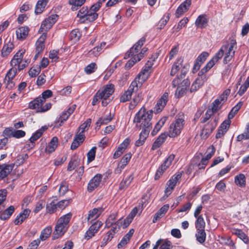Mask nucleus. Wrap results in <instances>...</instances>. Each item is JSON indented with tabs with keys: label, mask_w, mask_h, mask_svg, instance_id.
Here are the masks:
<instances>
[{
	"label": "nucleus",
	"mask_w": 249,
	"mask_h": 249,
	"mask_svg": "<svg viewBox=\"0 0 249 249\" xmlns=\"http://www.w3.org/2000/svg\"><path fill=\"white\" fill-rule=\"evenodd\" d=\"M237 48L236 41L231 39L230 42L223 45L220 50L210 60L207 64L198 72V77L191 87V91L198 89L208 79L205 74L224 56L223 61L225 63L230 62L233 57Z\"/></svg>",
	"instance_id": "obj_1"
},
{
	"label": "nucleus",
	"mask_w": 249,
	"mask_h": 249,
	"mask_svg": "<svg viewBox=\"0 0 249 249\" xmlns=\"http://www.w3.org/2000/svg\"><path fill=\"white\" fill-rule=\"evenodd\" d=\"M25 52V49H21L14 55L11 60V65L13 67H15V68H13L9 71L7 73L5 80H8V81H10L15 77L17 72V67L19 70H21L25 68L29 63L30 61L28 59L25 58L23 59Z\"/></svg>",
	"instance_id": "obj_2"
},
{
	"label": "nucleus",
	"mask_w": 249,
	"mask_h": 249,
	"mask_svg": "<svg viewBox=\"0 0 249 249\" xmlns=\"http://www.w3.org/2000/svg\"><path fill=\"white\" fill-rule=\"evenodd\" d=\"M153 110H147L142 107L136 114L133 122L138 127H152L151 120L153 117Z\"/></svg>",
	"instance_id": "obj_3"
},
{
	"label": "nucleus",
	"mask_w": 249,
	"mask_h": 249,
	"mask_svg": "<svg viewBox=\"0 0 249 249\" xmlns=\"http://www.w3.org/2000/svg\"><path fill=\"white\" fill-rule=\"evenodd\" d=\"M189 68L190 65L188 63H184L183 58L180 57L173 64L170 71V75H177L179 77L183 78L186 75Z\"/></svg>",
	"instance_id": "obj_4"
},
{
	"label": "nucleus",
	"mask_w": 249,
	"mask_h": 249,
	"mask_svg": "<svg viewBox=\"0 0 249 249\" xmlns=\"http://www.w3.org/2000/svg\"><path fill=\"white\" fill-rule=\"evenodd\" d=\"M71 217V213H67L61 216L57 221L53 232L54 238H57L62 236L67 231L70 220Z\"/></svg>",
	"instance_id": "obj_5"
},
{
	"label": "nucleus",
	"mask_w": 249,
	"mask_h": 249,
	"mask_svg": "<svg viewBox=\"0 0 249 249\" xmlns=\"http://www.w3.org/2000/svg\"><path fill=\"white\" fill-rule=\"evenodd\" d=\"M184 120L183 118H178L173 122L170 125L168 135L171 138H175L178 136L184 126Z\"/></svg>",
	"instance_id": "obj_6"
},
{
	"label": "nucleus",
	"mask_w": 249,
	"mask_h": 249,
	"mask_svg": "<svg viewBox=\"0 0 249 249\" xmlns=\"http://www.w3.org/2000/svg\"><path fill=\"white\" fill-rule=\"evenodd\" d=\"M44 100L39 97L29 103V107L35 109L38 112H45L51 107L52 105L49 103L44 105Z\"/></svg>",
	"instance_id": "obj_7"
},
{
	"label": "nucleus",
	"mask_w": 249,
	"mask_h": 249,
	"mask_svg": "<svg viewBox=\"0 0 249 249\" xmlns=\"http://www.w3.org/2000/svg\"><path fill=\"white\" fill-rule=\"evenodd\" d=\"M181 78L178 75L177 78L173 81V85L177 86L176 95L178 97L183 96L187 91L190 85V82L188 79H184L181 81Z\"/></svg>",
	"instance_id": "obj_8"
},
{
	"label": "nucleus",
	"mask_w": 249,
	"mask_h": 249,
	"mask_svg": "<svg viewBox=\"0 0 249 249\" xmlns=\"http://www.w3.org/2000/svg\"><path fill=\"white\" fill-rule=\"evenodd\" d=\"M98 92L101 97L102 105L106 106L111 100V95L114 92V86L112 84L107 85Z\"/></svg>",
	"instance_id": "obj_9"
},
{
	"label": "nucleus",
	"mask_w": 249,
	"mask_h": 249,
	"mask_svg": "<svg viewBox=\"0 0 249 249\" xmlns=\"http://www.w3.org/2000/svg\"><path fill=\"white\" fill-rule=\"evenodd\" d=\"M57 19L58 16L56 15H51L45 19L42 22L39 32L42 33V34H44L46 35V32L52 28L53 25L57 20Z\"/></svg>",
	"instance_id": "obj_10"
},
{
	"label": "nucleus",
	"mask_w": 249,
	"mask_h": 249,
	"mask_svg": "<svg viewBox=\"0 0 249 249\" xmlns=\"http://www.w3.org/2000/svg\"><path fill=\"white\" fill-rule=\"evenodd\" d=\"M181 178L179 174L173 176L167 183L166 187L164 191L165 196L167 197L172 192L175 187L177 185L178 179Z\"/></svg>",
	"instance_id": "obj_11"
},
{
	"label": "nucleus",
	"mask_w": 249,
	"mask_h": 249,
	"mask_svg": "<svg viewBox=\"0 0 249 249\" xmlns=\"http://www.w3.org/2000/svg\"><path fill=\"white\" fill-rule=\"evenodd\" d=\"M168 100V94L167 92L164 93L161 98L157 101L156 104L153 112L155 113H159L160 112L164 107Z\"/></svg>",
	"instance_id": "obj_12"
},
{
	"label": "nucleus",
	"mask_w": 249,
	"mask_h": 249,
	"mask_svg": "<svg viewBox=\"0 0 249 249\" xmlns=\"http://www.w3.org/2000/svg\"><path fill=\"white\" fill-rule=\"evenodd\" d=\"M148 49L144 47L142 50L141 52L138 54V56L135 57L131 56L132 58L126 63L125 67L126 69H130L136 62L140 61L141 59L144 56L147 52Z\"/></svg>",
	"instance_id": "obj_13"
},
{
	"label": "nucleus",
	"mask_w": 249,
	"mask_h": 249,
	"mask_svg": "<svg viewBox=\"0 0 249 249\" xmlns=\"http://www.w3.org/2000/svg\"><path fill=\"white\" fill-rule=\"evenodd\" d=\"M102 176L100 174L95 175L89 181L87 190L89 192H92L94 189L97 188L100 183L102 182Z\"/></svg>",
	"instance_id": "obj_14"
},
{
	"label": "nucleus",
	"mask_w": 249,
	"mask_h": 249,
	"mask_svg": "<svg viewBox=\"0 0 249 249\" xmlns=\"http://www.w3.org/2000/svg\"><path fill=\"white\" fill-rule=\"evenodd\" d=\"M144 42L145 39L144 38L142 37L141 38L132 48H131L128 52L129 55L134 56L137 57L138 54H139L142 49H141V48Z\"/></svg>",
	"instance_id": "obj_15"
},
{
	"label": "nucleus",
	"mask_w": 249,
	"mask_h": 249,
	"mask_svg": "<svg viewBox=\"0 0 249 249\" xmlns=\"http://www.w3.org/2000/svg\"><path fill=\"white\" fill-rule=\"evenodd\" d=\"M102 225V223L100 221H97L92 225L89 230L87 231L85 237L89 239L94 235L97 232L99 229Z\"/></svg>",
	"instance_id": "obj_16"
},
{
	"label": "nucleus",
	"mask_w": 249,
	"mask_h": 249,
	"mask_svg": "<svg viewBox=\"0 0 249 249\" xmlns=\"http://www.w3.org/2000/svg\"><path fill=\"white\" fill-rule=\"evenodd\" d=\"M191 0H186L182 2L178 8L176 12V15L178 18L180 17L184 13L186 12L189 9L190 5L191 4Z\"/></svg>",
	"instance_id": "obj_17"
},
{
	"label": "nucleus",
	"mask_w": 249,
	"mask_h": 249,
	"mask_svg": "<svg viewBox=\"0 0 249 249\" xmlns=\"http://www.w3.org/2000/svg\"><path fill=\"white\" fill-rule=\"evenodd\" d=\"M46 38V35L43 34H42L39 38L37 40L36 46V54L35 55V59L38 57V55L41 53L44 48V42Z\"/></svg>",
	"instance_id": "obj_18"
},
{
	"label": "nucleus",
	"mask_w": 249,
	"mask_h": 249,
	"mask_svg": "<svg viewBox=\"0 0 249 249\" xmlns=\"http://www.w3.org/2000/svg\"><path fill=\"white\" fill-rule=\"evenodd\" d=\"M29 28L26 26H21L16 30V36L18 39L24 40L28 36Z\"/></svg>",
	"instance_id": "obj_19"
},
{
	"label": "nucleus",
	"mask_w": 249,
	"mask_h": 249,
	"mask_svg": "<svg viewBox=\"0 0 249 249\" xmlns=\"http://www.w3.org/2000/svg\"><path fill=\"white\" fill-rule=\"evenodd\" d=\"M152 127L141 128L142 131L140 134L139 139L136 142V144L137 146H140L143 144L145 140L148 136L149 132Z\"/></svg>",
	"instance_id": "obj_20"
},
{
	"label": "nucleus",
	"mask_w": 249,
	"mask_h": 249,
	"mask_svg": "<svg viewBox=\"0 0 249 249\" xmlns=\"http://www.w3.org/2000/svg\"><path fill=\"white\" fill-rule=\"evenodd\" d=\"M113 116V113L107 112L104 118H100L97 122L95 128L99 129L102 124L108 123L112 120Z\"/></svg>",
	"instance_id": "obj_21"
},
{
	"label": "nucleus",
	"mask_w": 249,
	"mask_h": 249,
	"mask_svg": "<svg viewBox=\"0 0 249 249\" xmlns=\"http://www.w3.org/2000/svg\"><path fill=\"white\" fill-rule=\"evenodd\" d=\"M106 45V43L105 42H101L100 46L94 48L88 52V56L90 57L97 56L102 52V50L105 48Z\"/></svg>",
	"instance_id": "obj_22"
},
{
	"label": "nucleus",
	"mask_w": 249,
	"mask_h": 249,
	"mask_svg": "<svg viewBox=\"0 0 249 249\" xmlns=\"http://www.w3.org/2000/svg\"><path fill=\"white\" fill-rule=\"evenodd\" d=\"M132 155L130 153L126 154L121 159L120 162L118 163L117 170L120 172L127 164L131 159Z\"/></svg>",
	"instance_id": "obj_23"
},
{
	"label": "nucleus",
	"mask_w": 249,
	"mask_h": 249,
	"mask_svg": "<svg viewBox=\"0 0 249 249\" xmlns=\"http://www.w3.org/2000/svg\"><path fill=\"white\" fill-rule=\"evenodd\" d=\"M58 138L56 137H53L45 148V152L50 154L55 150L58 146Z\"/></svg>",
	"instance_id": "obj_24"
},
{
	"label": "nucleus",
	"mask_w": 249,
	"mask_h": 249,
	"mask_svg": "<svg viewBox=\"0 0 249 249\" xmlns=\"http://www.w3.org/2000/svg\"><path fill=\"white\" fill-rule=\"evenodd\" d=\"M13 168V166L12 165L0 166V179H2L9 175Z\"/></svg>",
	"instance_id": "obj_25"
},
{
	"label": "nucleus",
	"mask_w": 249,
	"mask_h": 249,
	"mask_svg": "<svg viewBox=\"0 0 249 249\" xmlns=\"http://www.w3.org/2000/svg\"><path fill=\"white\" fill-rule=\"evenodd\" d=\"M30 213V210L28 209H25L22 213L17 216L15 220V223L16 225H18L23 222L29 216Z\"/></svg>",
	"instance_id": "obj_26"
},
{
	"label": "nucleus",
	"mask_w": 249,
	"mask_h": 249,
	"mask_svg": "<svg viewBox=\"0 0 249 249\" xmlns=\"http://www.w3.org/2000/svg\"><path fill=\"white\" fill-rule=\"evenodd\" d=\"M169 208V205L166 204L162 206L156 213L153 219V222L161 218L166 213Z\"/></svg>",
	"instance_id": "obj_27"
},
{
	"label": "nucleus",
	"mask_w": 249,
	"mask_h": 249,
	"mask_svg": "<svg viewBox=\"0 0 249 249\" xmlns=\"http://www.w3.org/2000/svg\"><path fill=\"white\" fill-rule=\"evenodd\" d=\"M134 232V229H131L128 232L123 238L120 243L118 245V248H121L126 245Z\"/></svg>",
	"instance_id": "obj_28"
},
{
	"label": "nucleus",
	"mask_w": 249,
	"mask_h": 249,
	"mask_svg": "<svg viewBox=\"0 0 249 249\" xmlns=\"http://www.w3.org/2000/svg\"><path fill=\"white\" fill-rule=\"evenodd\" d=\"M102 209L101 208H94L89 211L88 219L89 220L92 221L97 218L101 213Z\"/></svg>",
	"instance_id": "obj_29"
},
{
	"label": "nucleus",
	"mask_w": 249,
	"mask_h": 249,
	"mask_svg": "<svg viewBox=\"0 0 249 249\" xmlns=\"http://www.w3.org/2000/svg\"><path fill=\"white\" fill-rule=\"evenodd\" d=\"M143 83L137 77L131 83L129 89L133 92L137 91L141 87Z\"/></svg>",
	"instance_id": "obj_30"
},
{
	"label": "nucleus",
	"mask_w": 249,
	"mask_h": 249,
	"mask_svg": "<svg viewBox=\"0 0 249 249\" xmlns=\"http://www.w3.org/2000/svg\"><path fill=\"white\" fill-rule=\"evenodd\" d=\"M167 121L166 117H162L161 118L158 122L156 124L154 129L151 132V134L154 136L157 134L162 126Z\"/></svg>",
	"instance_id": "obj_31"
},
{
	"label": "nucleus",
	"mask_w": 249,
	"mask_h": 249,
	"mask_svg": "<svg viewBox=\"0 0 249 249\" xmlns=\"http://www.w3.org/2000/svg\"><path fill=\"white\" fill-rule=\"evenodd\" d=\"M48 0H39L36 4L35 13L40 14L44 10Z\"/></svg>",
	"instance_id": "obj_32"
},
{
	"label": "nucleus",
	"mask_w": 249,
	"mask_h": 249,
	"mask_svg": "<svg viewBox=\"0 0 249 249\" xmlns=\"http://www.w3.org/2000/svg\"><path fill=\"white\" fill-rule=\"evenodd\" d=\"M166 137L167 135L165 134L160 135L154 142L152 149L154 150L160 147L164 142Z\"/></svg>",
	"instance_id": "obj_33"
},
{
	"label": "nucleus",
	"mask_w": 249,
	"mask_h": 249,
	"mask_svg": "<svg viewBox=\"0 0 249 249\" xmlns=\"http://www.w3.org/2000/svg\"><path fill=\"white\" fill-rule=\"evenodd\" d=\"M207 154L205 158L201 161L202 164L203 165L207 164L208 160L210 159L215 152V148L213 146H211L207 150Z\"/></svg>",
	"instance_id": "obj_34"
},
{
	"label": "nucleus",
	"mask_w": 249,
	"mask_h": 249,
	"mask_svg": "<svg viewBox=\"0 0 249 249\" xmlns=\"http://www.w3.org/2000/svg\"><path fill=\"white\" fill-rule=\"evenodd\" d=\"M207 154L205 158L201 161L202 164L203 165L207 164L208 160L210 159L215 152V148L213 146H211L207 150Z\"/></svg>",
	"instance_id": "obj_35"
},
{
	"label": "nucleus",
	"mask_w": 249,
	"mask_h": 249,
	"mask_svg": "<svg viewBox=\"0 0 249 249\" xmlns=\"http://www.w3.org/2000/svg\"><path fill=\"white\" fill-rule=\"evenodd\" d=\"M207 154L205 158L201 161L202 164L203 165L207 164L208 160L210 159L215 152V148L213 146H211L207 150Z\"/></svg>",
	"instance_id": "obj_36"
},
{
	"label": "nucleus",
	"mask_w": 249,
	"mask_h": 249,
	"mask_svg": "<svg viewBox=\"0 0 249 249\" xmlns=\"http://www.w3.org/2000/svg\"><path fill=\"white\" fill-rule=\"evenodd\" d=\"M207 154L205 158L201 161L202 164L203 165L207 164L208 160L210 159L215 152V148L213 146H211L207 150Z\"/></svg>",
	"instance_id": "obj_37"
},
{
	"label": "nucleus",
	"mask_w": 249,
	"mask_h": 249,
	"mask_svg": "<svg viewBox=\"0 0 249 249\" xmlns=\"http://www.w3.org/2000/svg\"><path fill=\"white\" fill-rule=\"evenodd\" d=\"M208 23V19L205 16H199L196 21V24L198 27H205Z\"/></svg>",
	"instance_id": "obj_38"
},
{
	"label": "nucleus",
	"mask_w": 249,
	"mask_h": 249,
	"mask_svg": "<svg viewBox=\"0 0 249 249\" xmlns=\"http://www.w3.org/2000/svg\"><path fill=\"white\" fill-rule=\"evenodd\" d=\"M233 234L238 236L244 243H247L249 241L248 236L241 230L237 229H233L232 231Z\"/></svg>",
	"instance_id": "obj_39"
},
{
	"label": "nucleus",
	"mask_w": 249,
	"mask_h": 249,
	"mask_svg": "<svg viewBox=\"0 0 249 249\" xmlns=\"http://www.w3.org/2000/svg\"><path fill=\"white\" fill-rule=\"evenodd\" d=\"M14 210L15 208L13 206H10L0 215V219L2 220H6L8 219L13 213Z\"/></svg>",
	"instance_id": "obj_40"
},
{
	"label": "nucleus",
	"mask_w": 249,
	"mask_h": 249,
	"mask_svg": "<svg viewBox=\"0 0 249 249\" xmlns=\"http://www.w3.org/2000/svg\"><path fill=\"white\" fill-rule=\"evenodd\" d=\"M235 184L240 187H244L246 184V178L244 175L240 174L235 177Z\"/></svg>",
	"instance_id": "obj_41"
},
{
	"label": "nucleus",
	"mask_w": 249,
	"mask_h": 249,
	"mask_svg": "<svg viewBox=\"0 0 249 249\" xmlns=\"http://www.w3.org/2000/svg\"><path fill=\"white\" fill-rule=\"evenodd\" d=\"M151 71L149 69H143L142 71L137 76L143 83H144L149 77Z\"/></svg>",
	"instance_id": "obj_42"
},
{
	"label": "nucleus",
	"mask_w": 249,
	"mask_h": 249,
	"mask_svg": "<svg viewBox=\"0 0 249 249\" xmlns=\"http://www.w3.org/2000/svg\"><path fill=\"white\" fill-rule=\"evenodd\" d=\"M52 229L51 227H47L43 230L41 232L40 239L41 240H45L49 238L52 233Z\"/></svg>",
	"instance_id": "obj_43"
},
{
	"label": "nucleus",
	"mask_w": 249,
	"mask_h": 249,
	"mask_svg": "<svg viewBox=\"0 0 249 249\" xmlns=\"http://www.w3.org/2000/svg\"><path fill=\"white\" fill-rule=\"evenodd\" d=\"M243 105V103L241 102H239L235 107H234L228 115V120H230L233 118L235 115L237 113L240 108Z\"/></svg>",
	"instance_id": "obj_44"
},
{
	"label": "nucleus",
	"mask_w": 249,
	"mask_h": 249,
	"mask_svg": "<svg viewBox=\"0 0 249 249\" xmlns=\"http://www.w3.org/2000/svg\"><path fill=\"white\" fill-rule=\"evenodd\" d=\"M204 229H197V233H196L197 240L201 243H203L206 238V234Z\"/></svg>",
	"instance_id": "obj_45"
},
{
	"label": "nucleus",
	"mask_w": 249,
	"mask_h": 249,
	"mask_svg": "<svg viewBox=\"0 0 249 249\" xmlns=\"http://www.w3.org/2000/svg\"><path fill=\"white\" fill-rule=\"evenodd\" d=\"M57 208V203L54 201H52L46 205L47 212L50 213H55Z\"/></svg>",
	"instance_id": "obj_46"
},
{
	"label": "nucleus",
	"mask_w": 249,
	"mask_h": 249,
	"mask_svg": "<svg viewBox=\"0 0 249 249\" xmlns=\"http://www.w3.org/2000/svg\"><path fill=\"white\" fill-rule=\"evenodd\" d=\"M47 129L46 126L42 127L41 129L38 130L30 138V142H34L37 140L42 135L43 132Z\"/></svg>",
	"instance_id": "obj_47"
},
{
	"label": "nucleus",
	"mask_w": 249,
	"mask_h": 249,
	"mask_svg": "<svg viewBox=\"0 0 249 249\" xmlns=\"http://www.w3.org/2000/svg\"><path fill=\"white\" fill-rule=\"evenodd\" d=\"M14 45L11 42H9L7 44H5L2 50V55L3 56H6L12 51Z\"/></svg>",
	"instance_id": "obj_48"
},
{
	"label": "nucleus",
	"mask_w": 249,
	"mask_h": 249,
	"mask_svg": "<svg viewBox=\"0 0 249 249\" xmlns=\"http://www.w3.org/2000/svg\"><path fill=\"white\" fill-rule=\"evenodd\" d=\"M218 121V118L216 117L212 118L211 120L205 125L206 126L207 129H210L212 128V132L215 128L217 125Z\"/></svg>",
	"instance_id": "obj_49"
},
{
	"label": "nucleus",
	"mask_w": 249,
	"mask_h": 249,
	"mask_svg": "<svg viewBox=\"0 0 249 249\" xmlns=\"http://www.w3.org/2000/svg\"><path fill=\"white\" fill-rule=\"evenodd\" d=\"M81 33L78 29H75L71 31L70 34V38L74 42L79 40L81 37Z\"/></svg>",
	"instance_id": "obj_50"
},
{
	"label": "nucleus",
	"mask_w": 249,
	"mask_h": 249,
	"mask_svg": "<svg viewBox=\"0 0 249 249\" xmlns=\"http://www.w3.org/2000/svg\"><path fill=\"white\" fill-rule=\"evenodd\" d=\"M167 168L164 164L162 163L157 170L155 176V179L156 180L159 179Z\"/></svg>",
	"instance_id": "obj_51"
},
{
	"label": "nucleus",
	"mask_w": 249,
	"mask_h": 249,
	"mask_svg": "<svg viewBox=\"0 0 249 249\" xmlns=\"http://www.w3.org/2000/svg\"><path fill=\"white\" fill-rule=\"evenodd\" d=\"M86 16V21H92L97 18L98 14L89 9L87 11Z\"/></svg>",
	"instance_id": "obj_52"
},
{
	"label": "nucleus",
	"mask_w": 249,
	"mask_h": 249,
	"mask_svg": "<svg viewBox=\"0 0 249 249\" xmlns=\"http://www.w3.org/2000/svg\"><path fill=\"white\" fill-rule=\"evenodd\" d=\"M133 179V176L132 175H130L126 176L121 183L120 187L123 188L126 186H128L130 184Z\"/></svg>",
	"instance_id": "obj_53"
},
{
	"label": "nucleus",
	"mask_w": 249,
	"mask_h": 249,
	"mask_svg": "<svg viewBox=\"0 0 249 249\" xmlns=\"http://www.w3.org/2000/svg\"><path fill=\"white\" fill-rule=\"evenodd\" d=\"M133 92V91L128 88V90L126 91L121 97L120 101L122 102H125L128 101L131 98Z\"/></svg>",
	"instance_id": "obj_54"
},
{
	"label": "nucleus",
	"mask_w": 249,
	"mask_h": 249,
	"mask_svg": "<svg viewBox=\"0 0 249 249\" xmlns=\"http://www.w3.org/2000/svg\"><path fill=\"white\" fill-rule=\"evenodd\" d=\"M249 87V76L248 77L244 84L242 85L237 92L240 96H242Z\"/></svg>",
	"instance_id": "obj_55"
},
{
	"label": "nucleus",
	"mask_w": 249,
	"mask_h": 249,
	"mask_svg": "<svg viewBox=\"0 0 249 249\" xmlns=\"http://www.w3.org/2000/svg\"><path fill=\"white\" fill-rule=\"evenodd\" d=\"M132 221L131 218L127 217L125 219H120L118 221V224H120L123 228H125L129 225Z\"/></svg>",
	"instance_id": "obj_56"
},
{
	"label": "nucleus",
	"mask_w": 249,
	"mask_h": 249,
	"mask_svg": "<svg viewBox=\"0 0 249 249\" xmlns=\"http://www.w3.org/2000/svg\"><path fill=\"white\" fill-rule=\"evenodd\" d=\"M69 116H70L68 114L67 112L64 111L63 112H62L58 121V123H56L55 124V126H61L62 124L68 119Z\"/></svg>",
	"instance_id": "obj_57"
},
{
	"label": "nucleus",
	"mask_w": 249,
	"mask_h": 249,
	"mask_svg": "<svg viewBox=\"0 0 249 249\" xmlns=\"http://www.w3.org/2000/svg\"><path fill=\"white\" fill-rule=\"evenodd\" d=\"M97 65L95 63H91L85 68L84 71L87 74H90L95 71Z\"/></svg>",
	"instance_id": "obj_58"
},
{
	"label": "nucleus",
	"mask_w": 249,
	"mask_h": 249,
	"mask_svg": "<svg viewBox=\"0 0 249 249\" xmlns=\"http://www.w3.org/2000/svg\"><path fill=\"white\" fill-rule=\"evenodd\" d=\"M41 69L37 66H33L29 71V74L31 77H35L40 72Z\"/></svg>",
	"instance_id": "obj_59"
},
{
	"label": "nucleus",
	"mask_w": 249,
	"mask_h": 249,
	"mask_svg": "<svg viewBox=\"0 0 249 249\" xmlns=\"http://www.w3.org/2000/svg\"><path fill=\"white\" fill-rule=\"evenodd\" d=\"M88 10L86 8H82L78 12L77 17L80 18L81 22H85L86 21V16Z\"/></svg>",
	"instance_id": "obj_60"
},
{
	"label": "nucleus",
	"mask_w": 249,
	"mask_h": 249,
	"mask_svg": "<svg viewBox=\"0 0 249 249\" xmlns=\"http://www.w3.org/2000/svg\"><path fill=\"white\" fill-rule=\"evenodd\" d=\"M58 53L59 52L56 50H52L50 52L49 57L52 60V62H57L58 61Z\"/></svg>",
	"instance_id": "obj_61"
},
{
	"label": "nucleus",
	"mask_w": 249,
	"mask_h": 249,
	"mask_svg": "<svg viewBox=\"0 0 249 249\" xmlns=\"http://www.w3.org/2000/svg\"><path fill=\"white\" fill-rule=\"evenodd\" d=\"M197 220L196 222V228L198 229H204L205 226V223L204 221L203 218L201 215L197 217Z\"/></svg>",
	"instance_id": "obj_62"
},
{
	"label": "nucleus",
	"mask_w": 249,
	"mask_h": 249,
	"mask_svg": "<svg viewBox=\"0 0 249 249\" xmlns=\"http://www.w3.org/2000/svg\"><path fill=\"white\" fill-rule=\"evenodd\" d=\"M91 123V119L87 120L85 122H84L83 124L81 125L79 127L78 131H80L82 133L84 132L86 130H87L90 125Z\"/></svg>",
	"instance_id": "obj_63"
},
{
	"label": "nucleus",
	"mask_w": 249,
	"mask_h": 249,
	"mask_svg": "<svg viewBox=\"0 0 249 249\" xmlns=\"http://www.w3.org/2000/svg\"><path fill=\"white\" fill-rule=\"evenodd\" d=\"M45 204L46 203L44 200H40L36 203L35 208L34 210V212L35 213H38L41 209H42L44 207Z\"/></svg>",
	"instance_id": "obj_64"
}]
</instances>
